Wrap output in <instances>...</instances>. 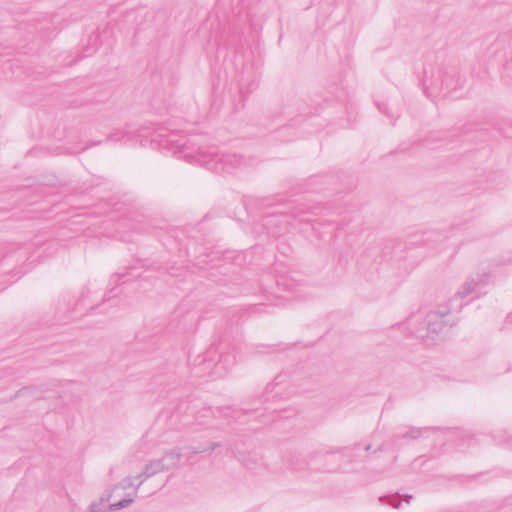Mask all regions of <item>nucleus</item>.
Masks as SVG:
<instances>
[{
	"label": "nucleus",
	"instance_id": "nucleus-11",
	"mask_svg": "<svg viewBox=\"0 0 512 512\" xmlns=\"http://www.w3.org/2000/svg\"><path fill=\"white\" fill-rule=\"evenodd\" d=\"M380 501L384 504L390 505L394 508H399L401 502L399 500V495L389 496V497H381Z\"/></svg>",
	"mask_w": 512,
	"mask_h": 512
},
{
	"label": "nucleus",
	"instance_id": "nucleus-19",
	"mask_svg": "<svg viewBox=\"0 0 512 512\" xmlns=\"http://www.w3.org/2000/svg\"><path fill=\"white\" fill-rule=\"evenodd\" d=\"M220 446H221V444H220V443H213V444H211V446H210V448H209V449H210V450H215L216 448H218V447H220Z\"/></svg>",
	"mask_w": 512,
	"mask_h": 512
},
{
	"label": "nucleus",
	"instance_id": "nucleus-26",
	"mask_svg": "<svg viewBox=\"0 0 512 512\" xmlns=\"http://www.w3.org/2000/svg\"><path fill=\"white\" fill-rule=\"evenodd\" d=\"M406 497H407V502H409V501H410V499L412 498V496H411V495H407Z\"/></svg>",
	"mask_w": 512,
	"mask_h": 512
},
{
	"label": "nucleus",
	"instance_id": "nucleus-18",
	"mask_svg": "<svg viewBox=\"0 0 512 512\" xmlns=\"http://www.w3.org/2000/svg\"><path fill=\"white\" fill-rule=\"evenodd\" d=\"M89 508L91 512H100L99 505L96 503H92Z\"/></svg>",
	"mask_w": 512,
	"mask_h": 512
},
{
	"label": "nucleus",
	"instance_id": "nucleus-5",
	"mask_svg": "<svg viewBox=\"0 0 512 512\" xmlns=\"http://www.w3.org/2000/svg\"><path fill=\"white\" fill-rule=\"evenodd\" d=\"M114 43L113 39V28L110 25H106L102 30L97 28L88 38L87 44L83 47L81 54H79L75 60L70 61L68 64L81 61L92 54H94L100 45H105L104 52H107Z\"/></svg>",
	"mask_w": 512,
	"mask_h": 512
},
{
	"label": "nucleus",
	"instance_id": "nucleus-3",
	"mask_svg": "<svg viewBox=\"0 0 512 512\" xmlns=\"http://www.w3.org/2000/svg\"><path fill=\"white\" fill-rule=\"evenodd\" d=\"M444 66H427L423 69L422 84L428 97H436L446 90L443 96L450 91L461 87L460 80L455 78L454 72H448Z\"/></svg>",
	"mask_w": 512,
	"mask_h": 512
},
{
	"label": "nucleus",
	"instance_id": "nucleus-17",
	"mask_svg": "<svg viewBox=\"0 0 512 512\" xmlns=\"http://www.w3.org/2000/svg\"><path fill=\"white\" fill-rule=\"evenodd\" d=\"M137 479H140V482L135 486L136 491L139 489V487L142 485V483L147 480L148 478H145L144 470L136 476Z\"/></svg>",
	"mask_w": 512,
	"mask_h": 512
},
{
	"label": "nucleus",
	"instance_id": "nucleus-21",
	"mask_svg": "<svg viewBox=\"0 0 512 512\" xmlns=\"http://www.w3.org/2000/svg\"><path fill=\"white\" fill-rule=\"evenodd\" d=\"M26 389H27V388L20 389V390L16 393L15 397H18V396L22 395V394H23V392H24Z\"/></svg>",
	"mask_w": 512,
	"mask_h": 512
},
{
	"label": "nucleus",
	"instance_id": "nucleus-2",
	"mask_svg": "<svg viewBox=\"0 0 512 512\" xmlns=\"http://www.w3.org/2000/svg\"><path fill=\"white\" fill-rule=\"evenodd\" d=\"M179 413L184 412L182 416V426L191 427L195 424L208 425L210 419L217 414L223 416L226 419L234 418L238 411L231 407L217 408L215 411L210 407H206L199 400H193L191 402H183L179 408Z\"/></svg>",
	"mask_w": 512,
	"mask_h": 512
},
{
	"label": "nucleus",
	"instance_id": "nucleus-22",
	"mask_svg": "<svg viewBox=\"0 0 512 512\" xmlns=\"http://www.w3.org/2000/svg\"><path fill=\"white\" fill-rule=\"evenodd\" d=\"M422 145H423V146H425V147H427V148H430V143H429V141H428V140H424V141L422 142Z\"/></svg>",
	"mask_w": 512,
	"mask_h": 512
},
{
	"label": "nucleus",
	"instance_id": "nucleus-10",
	"mask_svg": "<svg viewBox=\"0 0 512 512\" xmlns=\"http://www.w3.org/2000/svg\"><path fill=\"white\" fill-rule=\"evenodd\" d=\"M133 501H134L133 498H124L116 503L111 504L109 506V510L116 511V510L123 509L125 507H128L130 504H132Z\"/></svg>",
	"mask_w": 512,
	"mask_h": 512
},
{
	"label": "nucleus",
	"instance_id": "nucleus-23",
	"mask_svg": "<svg viewBox=\"0 0 512 512\" xmlns=\"http://www.w3.org/2000/svg\"><path fill=\"white\" fill-rule=\"evenodd\" d=\"M85 149H86V147H82L80 149H75V150L72 151V153H79L81 151H84Z\"/></svg>",
	"mask_w": 512,
	"mask_h": 512
},
{
	"label": "nucleus",
	"instance_id": "nucleus-12",
	"mask_svg": "<svg viewBox=\"0 0 512 512\" xmlns=\"http://www.w3.org/2000/svg\"><path fill=\"white\" fill-rule=\"evenodd\" d=\"M231 451H232V453L234 454V456H235L239 461H242V462L245 464V466H246L247 468H249V469H254V468H255V462H253V461H250V460L246 459V457H245L242 453H240V452H238V451H235L233 448H231Z\"/></svg>",
	"mask_w": 512,
	"mask_h": 512
},
{
	"label": "nucleus",
	"instance_id": "nucleus-28",
	"mask_svg": "<svg viewBox=\"0 0 512 512\" xmlns=\"http://www.w3.org/2000/svg\"><path fill=\"white\" fill-rule=\"evenodd\" d=\"M204 450H196L195 452L196 453H199V452H203Z\"/></svg>",
	"mask_w": 512,
	"mask_h": 512
},
{
	"label": "nucleus",
	"instance_id": "nucleus-13",
	"mask_svg": "<svg viewBox=\"0 0 512 512\" xmlns=\"http://www.w3.org/2000/svg\"><path fill=\"white\" fill-rule=\"evenodd\" d=\"M422 431L423 429L421 428H411L402 435V438L418 439L422 436Z\"/></svg>",
	"mask_w": 512,
	"mask_h": 512
},
{
	"label": "nucleus",
	"instance_id": "nucleus-9",
	"mask_svg": "<svg viewBox=\"0 0 512 512\" xmlns=\"http://www.w3.org/2000/svg\"><path fill=\"white\" fill-rule=\"evenodd\" d=\"M256 86L257 84L254 80L252 71H243L239 81V93L242 102L251 93V91L256 88Z\"/></svg>",
	"mask_w": 512,
	"mask_h": 512
},
{
	"label": "nucleus",
	"instance_id": "nucleus-20",
	"mask_svg": "<svg viewBox=\"0 0 512 512\" xmlns=\"http://www.w3.org/2000/svg\"><path fill=\"white\" fill-rule=\"evenodd\" d=\"M135 14H136V12H135V11H130L129 13H127V15H126V16H127L128 18H134V15H135Z\"/></svg>",
	"mask_w": 512,
	"mask_h": 512
},
{
	"label": "nucleus",
	"instance_id": "nucleus-1",
	"mask_svg": "<svg viewBox=\"0 0 512 512\" xmlns=\"http://www.w3.org/2000/svg\"><path fill=\"white\" fill-rule=\"evenodd\" d=\"M139 138L141 143L150 138L151 143H156L160 148L172 152L174 155L183 158L190 164L204 166L207 170L215 173H231L236 169L251 164L252 159L244 158L236 153H220L216 147H204L200 143L199 136L184 137L178 135L174 130L164 127L153 129L142 127L113 132L108 140L110 141H133Z\"/></svg>",
	"mask_w": 512,
	"mask_h": 512
},
{
	"label": "nucleus",
	"instance_id": "nucleus-25",
	"mask_svg": "<svg viewBox=\"0 0 512 512\" xmlns=\"http://www.w3.org/2000/svg\"><path fill=\"white\" fill-rule=\"evenodd\" d=\"M462 308V304L457 305L456 309L460 310Z\"/></svg>",
	"mask_w": 512,
	"mask_h": 512
},
{
	"label": "nucleus",
	"instance_id": "nucleus-24",
	"mask_svg": "<svg viewBox=\"0 0 512 512\" xmlns=\"http://www.w3.org/2000/svg\"><path fill=\"white\" fill-rule=\"evenodd\" d=\"M370 448H371V445H367V446L365 447V450H366V451H369V450H370Z\"/></svg>",
	"mask_w": 512,
	"mask_h": 512
},
{
	"label": "nucleus",
	"instance_id": "nucleus-27",
	"mask_svg": "<svg viewBox=\"0 0 512 512\" xmlns=\"http://www.w3.org/2000/svg\"><path fill=\"white\" fill-rule=\"evenodd\" d=\"M205 365H206V367H209L210 362H206V361H205Z\"/></svg>",
	"mask_w": 512,
	"mask_h": 512
},
{
	"label": "nucleus",
	"instance_id": "nucleus-7",
	"mask_svg": "<svg viewBox=\"0 0 512 512\" xmlns=\"http://www.w3.org/2000/svg\"><path fill=\"white\" fill-rule=\"evenodd\" d=\"M180 458V451L173 449L166 452L162 458L150 461L144 468L145 478H150L160 472L170 469L179 462Z\"/></svg>",
	"mask_w": 512,
	"mask_h": 512
},
{
	"label": "nucleus",
	"instance_id": "nucleus-6",
	"mask_svg": "<svg viewBox=\"0 0 512 512\" xmlns=\"http://www.w3.org/2000/svg\"><path fill=\"white\" fill-rule=\"evenodd\" d=\"M490 278L491 274L488 272L477 273L468 277L449 301V305L452 306L458 300H464L469 296L480 294L481 290L488 285Z\"/></svg>",
	"mask_w": 512,
	"mask_h": 512
},
{
	"label": "nucleus",
	"instance_id": "nucleus-15",
	"mask_svg": "<svg viewBox=\"0 0 512 512\" xmlns=\"http://www.w3.org/2000/svg\"><path fill=\"white\" fill-rule=\"evenodd\" d=\"M377 105H378V108H379V110L381 112L385 113L390 118H394V114L392 112L390 113V108L388 107V104H386V103H382V104L377 103Z\"/></svg>",
	"mask_w": 512,
	"mask_h": 512
},
{
	"label": "nucleus",
	"instance_id": "nucleus-4",
	"mask_svg": "<svg viewBox=\"0 0 512 512\" xmlns=\"http://www.w3.org/2000/svg\"><path fill=\"white\" fill-rule=\"evenodd\" d=\"M452 308L448 310L430 311L424 320L423 327L416 328L414 334L422 339L435 340L448 325L449 320L445 319L451 313Z\"/></svg>",
	"mask_w": 512,
	"mask_h": 512
},
{
	"label": "nucleus",
	"instance_id": "nucleus-14",
	"mask_svg": "<svg viewBox=\"0 0 512 512\" xmlns=\"http://www.w3.org/2000/svg\"><path fill=\"white\" fill-rule=\"evenodd\" d=\"M136 485H134V482H133V478L128 476V477H125L120 483H119V487L126 490V489H129V488H132V487H135Z\"/></svg>",
	"mask_w": 512,
	"mask_h": 512
},
{
	"label": "nucleus",
	"instance_id": "nucleus-16",
	"mask_svg": "<svg viewBox=\"0 0 512 512\" xmlns=\"http://www.w3.org/2000/svg\"><path fill=\"white\" fill-rule=\"evenodd\" d=\"M512 74V65L511 66H503L502 78H506Z\"/></svg>",
	"mask_w": 512,
	"mask_h": 512
},
{
	"label": "nucleus",
	"instance_id": "nucleus-8",
	"mask_svg": "<svg viewBox=\"0 0 512 512\" xmlns=\"http://www.w3.org/2000/svg\"><path fill=\"white\" fill-rule=\"evenodd\" d=\"M235 362L236 359L234 355L230 353H221L218 362L210 373L215 378L223 377Z\"/></svg>",
	"mask_w": 512,
	"mask_h": 512
}]
</instances>
